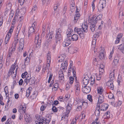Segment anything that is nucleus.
<instances>
[{"instance_id":"nucleus-6","label":"nucleus","mask_w":124,"mask_h":124,"mask_svg":"<svg viewBox=\"0 0 124 124\" xmlns=\"http://www.w3.org/2000/svg\"><path fill=\"white\" fill-rule=\"evenodd\" d=\"M56 34L55 39L56 40V43H57L58 41L60 42V41L62 39V37L61 34L59 33V32L58 33Z\"/></svg>"},{"instance_id":"nucleus-23","label":"nucleus","mask_w":124,"mask_h":124,"mask_svg":"<svg viewBox=\"0 0 124 124\" xmlns=\"http://www.w3.org/2000/svg\"><path fill=\"white\" fill-rule=\"evenodd\" d=\"M36 81V79L34 77H31L30 81V83H29V85H32L35 84Z\"/></svg>"},{"instance_id":"nucleus-63","label":"nucleus","mask_w":124,"mask_h":124,"mask_svg":"<svg viewBox=\"0 0 124 124\" xmlns=\"http://www.w3.org/2000/svg\"><path fill=\"white\" fill-rule=\"evenodd\" d=\"M38 93V92L37 91H35L33 92V95L34 96V97H36Z\"/></svg>"},{"instance_id":"nucleus-55","label":"nucleus","mask_w":124,"mask_h":124,"mask_svg":"<svg viewBox=\"0 0 124 124\" xmlns=\"http://www.w3.org/2000/svg\"><path fill=\"white\" fill-rule=\"evenodd\" d=\"M100 104L98 102L97 104L96 105V108L95 109H101V106L100 107Z\"/></svg>"},{"instance_id":"nucleus-43","label":"nucleus","mask_w":124,"mask_h":124,"mask_svg":"<svg viewBox=\"0 0 124 124\" xmlns=\"http://www.w3.org/2000/svg\"><path fill=\"white\" fill-rule=\"evenodd\" d=\"M17 68H16V72L15 73L14 72H12V73L11 74V76L12 78H14L15 79V78H16V70L17 69Z\"/></svg>"},{"instance_id":"nucleus-27","label":"nucleus","mask_w":124,"mask_h":124,"mask_svg":"<svg viewBox=\"0 0 124 124\" xmlns=\"http://www.w3.org/2000/svg\"><path fill=\"white\" fill-rule=\"evenodd\" d=\"M100 111H101L100 109H95V114L96 116H100Z\"/></svg>"},{"instance_id":"nucleus-24","label":"nucleus","mask_w":124,"mask_h":124,"mask_svg":"<svg viewBox=\"0 0 124 124\" xmlns=\"http://www.w3.org/2000/svg\"><path fill=\"white\" fill-rule=\"evenodd\" d=\"M99 58L100 59H104L105 58V57L104 55V53L102 52H100L99 54Z\"/></svg>"},{"instance_id":"nucleus-53","label":"nucleus","mask_w":124,"mask_h":124,"mask_svg":"<svg viewBox=\"0 0 124 124\" xmlns=\"http://www.w3.org/2000/svg\"><path fill=\"white\" fill-rule=\"evenodd\" d=\"M32 89V87H29L27 90H26V93H28V94H30L31 93V91Z\"/></svg>"},{"instance_id":"nucleus-62","label":"nucleus","mask_w":124,"mask_h":124,"mask_svg":"<svg viewBox=\"0 0 124 124\" xmlns=\"http://www.w3.org/2000/svg\"><path fill=\"white\" fill-rule=\"evenodd\" d=\"M24 46H23L21 45H19V47L18 48V50L19 51H22L23 49Z\"/></svg>"},{"instance_id":"nucleus-57","label":"nucleus","mask_w":124,"mask_h":124,"mask_svg":"<svg viewBox=\"0 0 124 124\" xmlns=\"http://www.w3.org/2000/svg\"><path fill=\"white\" fill-rule=\"evenodd\" d=\"M37 7L35 5H34L32 8L31 11H32V12H33L34 11H35L37 9Z\"/></svg>"},{"instance_id":"nucleus-12","label":"nucleus","mask_w":124,"mask_h":124,"mask_svg":"<svg viewBox=\"0 0 124 124\" xmlns=\"http://www.w3.org/2000/svg\"><path fill=\"white\" fill-rule=\"evenodd\" d=\"M53 31H51L49 33L48 35H47L46 36H47L46 37L47 39L51 40V41L52 40V38L54 36L53 35Z\"/></svg>"},{"instance_id":"nucleus-1","label":"nucleus","mask_w":124,"mask_h":124,"mask_svg":"<svg viewBox=\"0 0 124 124\" xmlns=\"http://www.w3.org/2000/svg\"><path fill=\"white\" fill-rule=\"evenodd\" d=\"M75 32H76L78 34L81 38L83 39L84 38V36L83 33V31L81 29L78 28L76 27L75 28L74 30Z\"/></svg>"},{"instance_id":"nucleus-17","label":"nucleus","mask_w":124,"mask_h":124,"mask_svg":"<svg viewBox=\"0 0 124 124\" xmlns=\"http://www.w3.org/2000/svg\"><path fill=\"white\" fill-rule=\"evenodd\" d=\"M83 84L85 85H86L89 82V79H86V77H84L82 80Z\"/></svg>"},{"instance_id":"nucleus-20","label":"nucleus","mask_w":124,"mask_h":124,"mask_svg":"<svg viewBox=\"0 0 124 124\" xmlns=\"http://www.w3.org/2000/svg\"><path fill=\"white\" fill-rule=\"evenodd\" d=\"M39 36V35H38L36 37L35 42V43H36V42L39 44H41V39H39V37L38 36Z\"/></svg>"},{"instance_id":"nucleus-19","label":"nucleus","mask_w":124,"mask_h":124,"mask_svg":"<svg viewBox=\"0 0 124 124\" xmlns=\"http://www.w3.org/2000/svg\"><path fill=\"white\" fill-rule=\"evenodd\" d=\"M51 52L49 51L47 55V62H50L51 60V55L50 54Z\"/></svg>"},{"instance_id":"nucleus-28","label":"nucleus","mask_w":124,"mask_h":124,"mask_svg":"<svg viewBox=\"0 0 124 124\" xmlns=\"http://www.w3.org/2000/svg\"><path fill=\"white\" fill-rule=\"evenodd\" d=\"M124 0H119V2L118 5V8H121L122 7Z\"/></svg>"},{"instance_id":"nucleus-32","label":"nucleus","mask_w":124,"mask_h":124,"mask_svg":"<svg viewBox=\"0 0 124 124\" xmlns=\"http://www.w3.org/2000/svg\"><path fill=\"white\" fill-rule=\"evenodd\" d=\"M104 116H105V118L106 119H108L110 118V113L109 111L105 113Z\"/></svg>"},{"instance_id":"nucleus-42","label":"nucleus","mask_w":124,"mask_h":124,"mask_svg":"<svg viewBox=\"0 0 124 124\" xmlns=\"http://www.w3.org/2000/svg\"><path fill=\"white\" fill-rule=\"evenodd\" d=\"M47 40V41H46L44 44V45L45 46H48L50 44L51 41V40L49 39Z\"/></svg>"},{"instance_id":"nucleus-36","label":"nucleus","mask_w":124,"mask_h":124,"mask_svg":"<svg viewBox=\"0 0 124 124\" xmlns=\"http://www.w3.org/2000/svg\"><path fill=\"white\" fill-rule=\"evenodd\" d=\"M122 81V80L121 77L120 76H118V78L117 82L119 86L120 85V83Z\"/></svg>"},{"instance_id":"nucleus-35","label":"nucleus","mask_w":124,"mask_h":124,"mask_svg":"<svg viewBox=\"0 0 124 124\" xmlns=\"http://www.w3.org/2000/svg\"><path fill=\"white\" fill-rule=\"evenodd\" d=\"M26 109V108H24L22 105H20L19 108V110H22V111H23V112L24 113H25Z\"/></svg>"},{"instance_id":"nucleus-26","label":"nucleus","mask_w":124,"mask_h":124,"mask_svg":"<svg viewBox=\"0 0 124 124\" xmlns=\"http://www.w3.org/2000/svg\"><path fill=\"white\" fill-rule=\"evenodd\" d=\"M97 90L98 93L100 94V95L102 93L103 91V90L101 87H99L97 88Z\"/></svg>"},{"instance_id":"nucleus-47","label":"nucleus","mask_w":124,"mask_h":124,"mask_svg":"<svg viewBox=\"0 0 124 124\" xmlns=\"http://www.w3.org/2000/svg\"><path fill=\"white\" fill-rule=\"evenodd\" d=\"M106 0H100L99 3L103 5L104 6H106Z\"/></svg>"},{"instance_id":"nucleus-13","label":"nucleus","mask_w":124,"mask_h":124,"mask_svg":"<svg viewBox=\"0 0 124 124\" xmlns=\"http://www.w3.org/2000/svg\"><path fill=\"white\" fill-rule=\"evenodd\" d=\"M103 96L102 94L100 95L98 98V102L99 103H101L104 101Z\"/></svg>"},{"instance_id":"nucleus-37","label":"nucleus","mask_w":124,"mask_h":124,"mask_svg":"<svg viewBox=\"0 0 124 124\" xmlns=\"http://www.w3.org/2000/svg\"><path fill=\"white\" fill-rule=\"evenodd\" d=\"M102 14H100L98 16H97L95 19L97 21L101 20L102 18Z\"/></svg>"},{"instance_id":"nucleus-15","label":"nucleus","mask_w":124,"mask_h":124,"mask_svg":"<svg viewBox=\"0 0 124 124\" xmlns=\"http://www.w3.org/2000/svg\"><path fill=\"white\" fill-rule=\"evenodd\" d=\"M11 3H9L8 5H7V8L6 9V11L4 12V15L6 16L7 14L8 10H9V9L11 8Z\"/></svg>"},{"instance_id":"nucleus-45","label":"nucleus","mask_w":124,"mask_h":124,"mask_svg":"<svg viewBox=\"0 0 124 124\" xmlns=\"http://www.w3.org/2000/svg\"><path fill=\"white\" fill-rule=\"evenodd\" d=\"M69 80L70 81L69 83L70 84H71L73 82L74 78L73 77H69Z\"/></svg>"},{"instance_id":"nucleus-54","label":"nucleus","mask_w":124,"mask_h":124,"mask_svg":"<svg viewBox=\"0 0 124 124\" xmlns=\"http://www.w3.org/2000/svg\"><path fill=\"white\" fill-rule=\"evenodd\" d=\"M47 14V11H44L43 14V18L45 19V18L46 17Z\"/></svg>"},{"instance_id":"nucleus-2","label":"nucleus","mask_w":124,"mask_h":124,"mask_svg":"<svg viewBox=\"0 0 124 124\" xmlns=\"http://www.w3.org/2000/svg\"><path fill=\"white\" fill-rule=\"evenodd\" d=\"M72 105L70 103H68L67 104L66 107V113L65 115L64 116V118H65V117H67L69 116V114L70 113V110L71 109Z\"/></svg>"},{"instance_id":"nucleus-31","label":"nucleus","mask_w":124,"mask_h":124,"mask_svg":"<svg viewBox=\"0 0 124 124\" xmlns=\"http://www.w3.org/2000/svg\"><path fill=\"white\" fill-rule=\"evenodd\" d=\"M15 68L16 66L15 65H12L8 72L11 73H12V72H14L13 71L15 70Z\"/></svg>"},{"instance_id":"nucleus-64","label":"nucleus","mask_w":124,"mask_h":124,"mask_svg":"<svg viewBox=\"0 0 124 124\" xmlns=\"http://www.w3.org/2000/svg\"><path fill=\"white\" fill-rule=\"evenodd\" d=\"M70 44H69L68 43H66L65 42H63L62 43L63 46L64 47L68 46Z\"/></svg>"},{"instance_id":"nucleus-51","label":"nucleus","mask_w":124,"mask_h":124,"mask_svg":"<svg viewBox=\"0 0 124 124\" xmlns=\"http://www.w3.org/2000/svg\"><path fill=\"white\" fill-rule=\"evenodd\" d=\"M52 111L54 112H57L58 109L57 108L54 106H53L52 108Z\"/></svg>"},{"instance_id":"nucleus-3","label":"nucleus","mask_w":124,"mask_h":124,"mask_svg":"<svg viewBox=\"0 0 124 124\" xmlns=\"http://www.w3.org/2000/svg\"><path fill=\"white\" fill-rule=\"evenodd\" d=\"M82 87V91L84 93L88 94L90 91L91 88L90 86L86 85Z\"/></svg>"},{"instance_id":"nucleus-48","label":"nucleus","mask_w":124,"mask_h":124,"mask_svg":"<svg viewBox=\"0 0 124 124\" xmlns=\"http://www.w3.org/2000/svg\"><path fill=\"white\" fill-rule=\"evenodd\" d=\"M45 26H42V32L41 34V35L44 36L45 33Z\"/></svg>"},{"instance_id":"nucleus-16","label":"nucleus","mask_w":124,"mask_h":124,"mask_svg":"<svg viewBox=\"0 0 124 124\" xmlns=\"http://www.w3.org/2000/svg\"><path fill=\"white\" fill-rule=\"evenodd\" d=\"M78 36L77 34H74L72 36L71 39L73 41H76L78 39Z\"/></svg>"},{"instance_id":"nucleus-58","label":"nucleus","mask_w":124,"mask_h":124,"mask_svg":"<svg viewBox=\"0 0 124 124\" xmlns=\"http://www.w3.org/2000/svg\"><path fill=\"white\" fill-rule=\"evenodd\" d=\"M16 15L15 14V16L14 18L12 21V24L13 25H14L16 23Z\"/></svg>"},{"instance_id":"nucleus-46","label":"nucleus","mask_w":124,"mask_h":124,"mask_svg":"<svg viewBox=\"0 0 124 124\" xmlns=\"http://www.w3.org/2000/svg\"><path fill=\"white\" fill-rule=\"evenodd\" d=\"M71 6L70 7V10L72 12L74 11L75 10V5L73 4L72 5H71Z\"/></svg>"},{"instance_id":"nucleus-30","label":"nucleus","mask_w":124,"mask_h":124,"mask_svg":"<svg viewBox=\"0 0 124 124\" xmlns=\"http://www.w3.org/2000/svg\"><path fill=\"white\" fill-rule=\"evenodd\" d=\"M47 64L46 65H45V66H44L43 67V70L44 69V70H46L47 69H48V70L50 68V63L47 62Z\"/></svg>"},{"instance_id":"nucleus-33","label":"nucleus","mask_w":124,"mask_h":124,"mask_svg":"<svg viewBox=\"0 0 124 124\" xmlns=\"http://www.w3.org/2000/svg\"><path fill=\"white\" fill-rule=\"evenodd\" d=\"M95 25L94 24H91L90 26V29L93 32L95 31Z\"/></svg>"},{"instance_id":"nucleus-8","label":"nucleus","mask_w":124,"mask_h":124,"mask_svg":"<svg viewBox=\"0 0 124 124\" xmlns=\"http://www.w3.org/2000/svg\"><path fill=\"white\" fill-rule=\"evenodd\" d=\"M95 16L94 17V16L93 17H91L89 16L88 17V20L90 19V21H92V23L91 24H94V25H96V24L97 23V21L96 20V19L95 18L94 20V18H95Z\"/></svg>"},{"instance_id":"nucleus-61","label":"nucleus","mask_w":124,"mask_h":124,"mask_svg":"<svg viewBox=\"0 0 124 124\" xmlns=\"http://www.w3.org/2000/svg\"><path fill=\"white\" fill-rule=\"evenodd\" d=\"M19 33V31H16V33H15V36H14V38L15 39H17V38H18V34Z\"/></svg>"},{"instance_id":"nucleus-9","label":"nucleus","mask_w":124,"mask_h":124,"mask_svg":"<svg viewBox=\"0 0 124 124\" xmlns=\"http://www.w3.org/2000/svg\"><path fill=\"white\" fill-rule=\"evenodd\" d=\"M119 11V17L120 18L121 20L123 19L124 18V15L123 12V10L121 8H118Z\"/></svg>"},{"instance_id":"nucleus-34","label":"nucleus","mask_w":124,"mask_h":124,"mask_svg":"<svg viewBox=\"0 0 124 124\" xmlns=\"http://www.w3.org/2000/svg\"><path fill=\"white\" fill-rule=\"evenodd\" d=\"M52 88V90L53 91H55L57 89V88L58 87V84L57 83H56L54 84L53 87Z\"/></svg>"},{"instance_id":"nucleus-22","label":"nucleus","mask_w":124,"mask_h":124,"mask_svg":"<svg viewBox=\"0 0 124 124\" xmlns=\"http://www.w3.org/2000/svg\"><path fill=\"white\" fill-rule=\"evenodd\" d=\"M119 58L117 56H115L114 58L113 62L114 63V64L116 65L118 64L119 62Z\"/></svg>"},{"instance_id":"nucleus-38","label":"nucleus","mask_w":124,"mask_h":124,"mask_svg":"<svg viewBox=\"0 0 124 124\" xmlns=\"http://www.w3.org/2000/svg\"><path fill=\"white\" fill-rule=\"evenodd\" d=\"M19 45L23 46H24V41L23 39V38H21L20 40Z\"/></svg>"},{"instance_id":"nucleus-56","label":"nucleus","mask_w":124,"mask_h":124,"mask_svg":"<svg viewBox=\"0 0 124 124\" xmlns=\"http://www.w3.org/2000/svg\"><path fill=\"white\" fill-rule=\"evenodd\" d=\"M82 104L83 106H85V107L86 108L88 106V104L86 102H85V101H83L82 102Z\"/></svg>"},{"instance_id":"nucleus-4","label":"nucleus","mask_w":124,"mask_h":124,"mask_svg":"<svg viewBox=\"0 0 124 124\" xmlns=\"http://www.w3.org/2000/svg\"><path fill=\"white\" fill-rule=\"evenodd\" d=\"M68 65V61H65L62 62L61 64V66L60 67V70L62 69L63 70L67 69V67Z\"/></svg>"},{"instance_id":"nucleus-18","label":"nucleus","mask_w":124,"mask_h":124,"mask_svg":"<svg viewBox=\"0 0 124 124\" xmlns=\"http://www.w3.org/2000/svg\"><path fill=\"white\" fill-rule=\"evenodd\" d=\"M115 70H114L113 71H112L110 73L109 75V78H110V80L112 81L114 78V71Z\"/></svg>"},{"instance_id":"nucleus-41","label":"nucleus","mask_w":124,"mask_h":124,"mask_svg":"<svg viewBox=\"0 0 124 124\" xmlns=\"http://www.w3.org/2000/svg\"><path fill=\"white\" fill-rule=\"evenodd\" d=\"M108 98L110 99H112L113 100H114V95L112 93H109L108 95Z\"/></svg>"},{"instance_id":"nucleus-44","label":"nucleus","mask_w":124,"mask_h":124,"mask_svg":"<svg viewBox=\"0 0 124 124\" xmlns=\"http://www.w3.org/2000/svg\"><path fill=\"white\" fill-rule=\"evenodd\" d=\"M92 97V96L90 94H89L87 96V99L91 102H93Z\"/></svg>"},{"instance_id":"nucleus-52","label":"nucleus","mask_w":124,"mask_h":124,"mask_svg":"<svg viewBox=\"0 0 124 124\" xmlns=\"http://www.w3.org/2000/svg\"><path fill=\"white\" fill-rule=\"evenodd\" d=\"M96 39H93V41L92 43V44L93 45L92 47H95L94 46L96 44Z\"/></svg>"},{"instance_id":"nucleus-14","label":"nucleus","mask_w":124,"mask_h":124,"mask_svg":"<svg viewBox=\"0 0 124 124\" xmlns=\"http://www.w3.org/2000/svg\"><path fill=\"white\" fill-rule=\"evenodd\" d=\"M105 6H104L103 5L99 3L97 7L98 10L99 11H100L102 10L103 9Z\"/></svg>"},{"instance_id":"nucleus-29","label":"nucleus","mask_w":124,"mask_h":124,"mask_svg":"<svg viewBox=\"0 0 124 124\" xmlns=\"http://www.w3.org/2000/svg\"><path fill=\"white\" fill-rule=\"evenodd\" d=\"M28 115L27 114H25L24 116V118H25V120L28 123L29 122V120L30 119V115Z\"/></svg>"},{"instance_id":"nucleus-59","label":"nucleus","mask_w":124,"mask_h":124,"mask_svg":"<svg viewBox=\"0 0 124 124\" xmlns=\"http://www.w3.org/2000/svg\"><path fill=\"white\" fill-rule=\"evenodd\" d=\"M13 26H11L10 29H9L8 32L11 33L13 31Z\"/></svg>"},{"instance_id":"nucleus-11","label":"nucleus","mask_w":124,"mask_h":124,"mask_svg":"<svg viewBox=\"0 0 124 124\" xmlns=\"http://www.w3.org/2000/svg\"><path fill=\"white\" fill-rule=\"evenodd\" d=\"M76 86V87H75L76 94L77 95H78L80 93V88L79 84H77L76 85H75V86Z\"/></svg>"},{"instance_id":"nucleus-60","label":"nucleus","mask_w":124,"mask_h":124,"mask_svg":"<svg viewBox=\"0 0 124 124\" xmlns=\"http://www.w3.org/2000/svg\"><path fill=\"white\" fill-rule=\"evenodd\" d=\"M12 55V52H8V55L7 58H9V59H11V56Z\"/></svg>"},{"instance_id":"nucleus-39","label":"nucleus","mask_w":124,"mask_h":124,"mask_svg":"<svg viewBox=\"0 0 124 124\" xmlns=\"http://www.w3.org/2000/svg\"><path fill=\"white\" fill-rule=\"evenodd\" d=\"M35 31L34 28L33 27H30L29 28L28 33H32Z\"/></svg>"},{"instance_id":"nucleus-10","label":"nucleus","mask_w":124,"mask_h":124,"mask_svg":"<svg viewBox=\"0 0 124 124\" xmlns=\"http://www.w3.org/2000/svg\"><path fill=\"white\" fill-rule=\"evenodd\" d=\"M108 105L107 104L103 103L101 105V110H106L108 108Z\"/></svg>"},{"instance_id":"nucleus-7","label":"nucleus","mask_w":124,"mask_h":124,"mask_svg":"<svg viewBox=\"0 0 124 124\" xmlns=\"http://www.w3.org/2000/svg\"><path fill=\"white\" fill-rule=\"evenodd\" d=\"M113 81L110 80L108 81L106 83V85L108 86L109 88L113 90V89L114 86L113 84Z\"/></svg>"},{"instance_id":"nucleus-25","label":"nucleus","mask_w":124,"mask_h":124,"mask_svg":"<svg viewBox=\"0 0 124 124\" xmlns=\"http://www.w3.org/2000/svg\"><path fill=\"white\" fill-rule=\"evenodd\" d=\"M31 78L29 77H27L24 80V82L26 83V85H27L28 83L29 84V83H30Z\"/></svg>"},{"instance_id":"nucleus-49","label":"nucleus","mask_w":124,"mask_h":124,"mask_svg":"<svg viewBox=\"0 0 124 124\" xmlns=\"http://www.w3.org/2000/svg\"><path fill=\"white\" fill-rule=\"evenodd\" d=\"M45 119L47 121V124H48L51 121V118H50L49 116H46L45 118Z\"/></svg>"},{"instance_id":"nucleus-21","label":"nucleus","mask_w":124,"mask_h":124,"mask_svg":"<svg viewBox=\"0 0 124 124\" xmlns=\"http://www.w3.org/2000/svg\"><path fill=\"white\" fill-rule=\"evenodd\" d=\"M118 49L124 54V44H121L120 45L118 46Z\"/></svg>"},{"instance_id":"nucleus-40","label":"nucleus","mask_w":124,"mask_h":124,"mask_svg":"<svg viewBox=\"0 0 124 124\" xmlns=\"http://www.w3.org/2000/svg\"><path fill=\"white\" fill-rule=\"evenodd\" d=\"M71 41V39L70 38H67L63 42H65L66 43H68L70 44Z\"/></svg>"},{"instance_id":"nucleus-5","label":"nucleus","mask_w":124,"mask_h":124,"mask_svg":"<svg viewBox=\"0 0 124 124\" xmlns=\"http://www.w3.org/2000/svg\"><path fill=\"white\" fill-rule=\"evenodd\" d=\"M82 27V29L84 32H87L88 31V26L86 23L85 22L83 23Z\"/></svg>"},{"instance_id":"nucleus-50","label":"nucleus","mask_w":124,"mask_h":124,"mask_svg":"<svg viewBox=\"0 0 124 124\" xmlns=\"http://www.w3.org/2000/svg\"><path fill=\"white\" fill-rule=\"evenodd\" d=\"M27 74L28 72L26 71L24 73H22L21 75L22 78H25L26 77V75H27Z\"/></svg>"}]
</instances>
